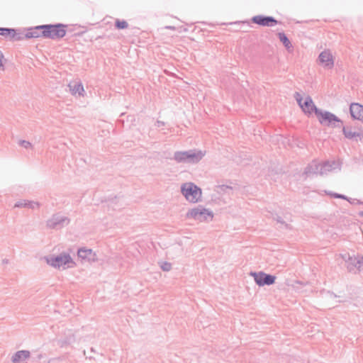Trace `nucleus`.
I'll return each mask as SVG.
<instances>
[{
	"instance_id": "obj_28",
	"label": "nucleus",
	"mask_w": 363,
	"mask_h": 363,
	"mask_svg": "<svg viewBox=\"0 0 363 363\" xmlns=\"http://www.w3.org/2000/svg\"><path fill=\"white\" fill-rule=\"evenodd\" d=\"M116 26L117 28H120V29H123V28H125L127 26H128V24L127 23L123 21V22H117L116 23Z\"/></svg>"
},
{
	"instance_id": "obj_22",
	"label": "nucleus",
	"mask_w": 363,
	"mask_h": 363,
	"mask_svg": "<svg viewBox=\"0 0 363 363\" xmlns=\"http://www.w3.org/2000/svg\"><path fill=\"white\" fill-rule=\"evenodd\" d=\"M274 220H277L278 223H281V224H285L287 222L290 221L291 220V217L290 216H287L286 215H285L284 213L281 212L280 213H277L275 216H274Z\"/></svg>"
},
{
	"instance_id": "obj_1",
	"label": "nucleus",
	"mask_w": 363,
	"mask_h": 363,
	"mask_svg": "<svg viewBox=\"0 0 363 363\" xmlns=\"http://www.w3.org/2000/svg\"><path fill=\"white\" fill-rule=\"evenodd\" d=\"M180 192L189 203H198L203 200V191L200 186L192 182H186L181 184Z\"/></svg>"
},
{
	"instance_id": "obj_17",
	"label": "nucleus",
	"mask_w": 363,
	"mask_h": 363,
	"mask_svg": "<svg viewBox=\"0 0 363 363\" xmlns=\"http://www.w3.org/2000/svg\"><path fill=\"white\" fill-rule=\"evenodd\" d=\"M159 268L164 272H169L173 270V263L169 259L161 258L157 262Z\"/></svg>"
},
{
	"instance_id": "obj_24",
	"label": "nucleus",
	"mask_w": 363,
	"mask_h": 363,
	"mask_svg": "<svg viewBox=\"0 0 363 363\" xmlns=\"http://www.w3.org/2000/svg\"><path fill=\"white\" fill-rule=\"evenodd\" d=\"M13 37H11L10 40L18 41L26 39L25 37V34H23L20 29H15V33L13 34Z\"/></svg>"
},
{
	"instance_id": "obj_3",
	"label": "nucleus",
	"mask_w": 363,
	"mask_h": 363,
	"mask_svg": "<svg viewBox=\"0 0 363 363\" xmlns=\"http://www.w3.org/2000/svg\"><path fill=\"white\" fill-rule=\"evenodd\" d=\"M294 98L305 114L309 116L313 113L316 115V111H320L315 107L313 99L309 95L304 93L296 92L294 94Z\"/></svg>"
},
{
	"instance_id": "obj_7",
	"label": "nucleus",
	"mask_w": 363,
	"mask_h": 363,
	"mask_svg": "<svg viewBox=\"0 0 363 363\" xmlns=\"http://www.w3.org/2000/svg\"><path fill=\"white\" fill-rule=\"evenodd\" d=\"M250 275L253 278L255 283L259 287L273 285L277 279L275 275L267 274L262 271L251 272Z\"/></svg>"
},
{
	"instance_id": "obj_30",
	"label": "nucleus",
	"mask_w": 363,
	"mask_h": 363,
	"mask_svg": "<svg viewBox=\"0 0 363 363\" xmlns=\"http://www.w3.org/2000/svg\"><path fill=\"white\" fill-rule=\"evenodd\" d=\"M336 197H338V198H342V199H345L343 196H340V195H335Z\"/></svg>"
},
{
	"instance_id": "obj_20",
	"label": "nucleus",
	"mask_w": 363,
	"mask_h": 363,
	"mask_svg": "<svg viewBox=\"0 0 363 363\" xmlns=\"http://www.w3.org/2000/svg\"><path fill=\"white\" fill-rule=\"evenodd\" d=\"M253 22L262 26H270L271 23H276V21L271 17H263L262 16H255Z\"/></svg>"
},
{
	"instance_id": "obj_16",
	"label": "nucleus",
	"mask_w": 363,
	"mask_h": 363,
	"mask_svg": "<svg viewBox=\"0 0 363 363\" xmlns=\"http://www.w3.org/2000/svg\"><path fill=\"white\" fill-rule=\"evenodd\" d=\"M90 255H91V249H86L85 247H82L78 249L77 250V257L78 260L83 264L84 262H89L90 261Z\"/></svg>"
},
{
	"instance_id": "obj_8",
	"label": "nucleus",
	"mask_w": 363,
	"mask_h": 363,
	"mask_svg": "<svg viewBox=\"0 0 363 363\" xmlns=\"http://www.w3.org/2000/svg\"><path fill=\"white\" fill-rule=\"evenodd\" d=\"M317 64L325 70H331L335 67V57L330 49L323 50L317 58Z\"/></svg>"
},
{
	"instance_id": "obj_31",
	"label": "nucleus",
	"mask_w": 363,
	"mask_h": 363,
	"mask_svg": "<svg viewBox=\"0 0 363 363\" xmlns=\"http://www.w3.org/2000/svg\"><path fill=\"white\" fill-rule=\"evenodd\" d=\"M94 259H95V258L92 257L91 260L93 261V260H94Z\"/></svg>"
},
{
	"instance_id": "obj_25",
	"label": "nucleus",
	"mask_w": 363,
	"mask_h": 363,
	"mask_svg": "<svg viewBox=\"0 0 363 363\" xmlns=\"http://www.w3.org/2000/svg\"><path fill=\"white\" fill-rule=\"evenodd\" d=\"M74 336L72 335H69V337H67L66 338L60 339L58 340V345L60 347H64L66 345L71 344L74 341Z\"/></svg>"
},
{
	"instance_id": "obj_18",
	"label": "nucleus",
	"mask_w": 363,
	"mask_h": 363,
	"mask_svg": "<svg viewBox=\"0 0 363 363\" xmlns=\"http://www.w3.org/2000/svg\"><path fill=\"white\" fill-rule=\"evenodd\" d=\"M30 357V352L28 350H20L16 352L12 356V362L13 363H18L20 362L24 361Z\"/></svg>"
},
{
	"instance_id": "obj_26",
	"label": "nucleus",
	"mask_w": 363,
	"mask_h": 363,
	"mask_svg": "<svg viewBox=\"0 0 363 363\" xmlns=\"http://www.w3.org/2000/svg\"><path fill=\"white\" fill-rule=\"evenodd\" d=\"M343 130V133L345 134V135L347 137V138H354L357 135V134L354 132H352L351 128H342Z\"/></svg>"
},
{
	"instance_id": "obj_19",
	"label": "nucleus",
	"mask_w": 363,
	"mask_h": 363,
	"mask_svg": "<svg viewBox=\"0 0 363 363\" xmlns=\"http://www.w3.org/2000/svg\"><path fill=\"white\" fill-rule=\"evenodd\" d=\"M174 159L178 162H189V150H178L174 154Z\"/></svg>"
},
{
	"instance_id": "obj_29",
	"label": "nucleus",
	"mask_w": 363,
	"mask_h": 363,
	"mask_svg": "<svg viewBox=\"0 0 363 363\" xmlns=\"http://www.w3.org/2000/svg\"><path fill=\"white\" fill-rule=\"evenodd\" d=\"M4 58V55L2 52L0 50V67L3 66L2 59Z\"/></svg>"
},
{
	"instance_id": "obj_9",
	"label": "nucleus",
	"mask_w": 363,
	"mask_h": 363,
	"mask_svg": "<svg viewBox=\"0 0 363 363\" xmlns=\"http://www.w3.org/2000/svg\"><path fill=\"white\" fill-rule=\"evenodd\" d=\"M69 223V219L60 213H55L46 222L48 228L60 230Z\"/></svg>"
},
{
	"instance_id": "obj_4",
	"label": "nucleus",
	"mask_w": 363,
	"mask_h": 363,
	"mask_svg": "<svg viewBox=\"0 0 363 363\" xmlns=\"http://www.w3.org/2000/svg\"><path fill=\"white\" fill-rule=\"evenodd\" d=\"M45 259L48 264L55 268L62 267L65 269L66 265H67V267H72L75 265V262L73 261L69 254L66 252H62L56 256L46 257Z\"/></svg>"
},
{
	"instance_id": "obj_23",
	"label": "nucleus",
	"mask_w": 363,
	"mask_h": 363,
	"mask_svg": "<svg viewBox=\"0 0 363 363\" xmlns=\"http://www.w3.org/2000/svg\"><path fill=\"white\" fill-rule=\"evenodd\" d=\"M279 39L287 49L291 48V43L288 38L284 33H279Z\"/></svg>"
},
{
	"instance_id": "obj_5",
	"label": "nucleus",
	"mask_w": 363,
	"mask_h": 363,
	"mask_svg": "<svg viewBox=\"0 0 363 363\" xmlns=\"http://www.w3.org/2000/svg\"><path fill=\"white\" fill-rule=\"evenodd\" d=\"M316 117L323 125L331 128L342 127V121L337 116L327 111H316Z\"/></svg>"
},
{
	"instance_id": "obj_27",
	"label": "nucleus",
	"mask_w": 363,
	"mask_h": 363,
	"mask_svg": "<svg viewBox=\"0 0 363 363\" xmlns=\"http://www.w3.org/2000/svg\"><path fill=\"white\" fill-rule=\"evenodd\" d=\"M18 144L21 146V147H23L24 148L26 149H28V148H30L32 147V145L31 143L29 142V141H27V140H19V143Z\"/></svg>"
},
{
	"instance_id": "obj_12",
	"label": "nucleus",
	"mask_w": 363,
	"mask_h": 363,
	"mask_svg": "<svg viewBox=\"0 0 363 363\" xmlns=\"http://www.w3.org/2000/svg\"><path fill=\"white\" fill-rule=\"evenodd\" d=\"M346 257H347V259L345 258L346 262L356 267L359 271L363 272V256L359 255H347Z\"/></svg>"
},
{
	"instance_id": "obj_2",
	"label": "nucleus",
	"mask_w": 363,
	"mask_h": 363,
	"mask_svg": "<svg viewBox=\"0 0 363 363\" xmlns=\"http://www.w3.org/2000/svg\"><path fill=\"white\" fill-rule=\"evenodd\" d=\"M67 27V25L60 23L55 24H43V27H40V28L43 29L41 35L43 36V38L53 40H60L65 36Z\"/></svg>"
},
{
	"instance_id": "obj_13",
	"label": "nucleus",
	"mask_w": 363,
	"mask_h": 363,
	"mask_svg": "<svg viewBox=\"0 0 363 363\" xmlns=\"http://www.w3.org/2000/svg\"><path fill=\"white\" fill-rule=\"evenodd\" d=\"M40 27H43V25H40L28 28L27 30V32L25 33L26 38L29 39L43 38V36L41 35V32L43 31V29H41Z\"/></svg>"
},
{
	"instance_id": "obj_14",
	"label": "nucleus",
	"mask_w": 363,
	"mask_h": 363,
	"mask_svg": "<svg viewBox=\"0 0 363 363\" xmlns=\"http://www.w3.org/2000/svg\"><path fill=\"white\" fill-rule=\"evenodd\" d=\"M70 92L72 95L79 96H84V86L80 82H71L68 85Z\"/></svg>"
},
{
	"instance_id": "obj_15",
	"label": "nucleus",
	"mask_w": 363,
	"mask_h": 363,
	"mask_svg": "<svg viewBox=\"0 0 363 363\" xmlns=\"http://www.w3.org/2000/svg\"><path fill=\"white\" fill-rule=\"evenodd\" d=\"M40 203L36 201H28V200H21L19 201H17L15 205L14 208H28L30 209H35L36 208L40 207Z\"/></svg>"
},
{
	"instance_id": "obj_10",
	"label": "nucleus",
	"mask_w": 363,
	"mask_h": 363,
	"mask_svg": "<svg viewBox=\"0 0 363 363\" xmlns=\"http://www.w3.org/2000/svg\"><path fill=\"white\" fill-rule=\"evenodd\" d=\"M350 113L354 120L363 123V105L359 103H352L350 106Z\"/></svg>"
},
{
	"instance_id": "obj_11",
	"label": "nucleus",
	"mask_w": 363,
	"mask_h": 363,
	"mask_svg": "<svg viewBox=\"0 0 363 363\" xmlns=\"http://www.w3.org/2000/svg\"><path fill=\"white\" fill-rule=\"evenodd\" d=\"M206 155V150L203 148L189 150V158L190 163L199 162Z\"/></svg>"
},
{
	"instance_id": "obj_6",
	"label": "nucleus",
	"mask_w": 363,
	"mask_h": 363,
	"mask_svg": "<svg viewBox=\"0 0 363 363\" xmlns=\"http://www.w3.org/2000/svg\"><path fill=\"white\" fill-rule=\"evenodd\" d=\"M189 218H193L199 221H210L213 218V212L210 209L202 206H198L190 208L186 214Z\"/></svg>"
},
{
	"instance_id": "obj_21",
	"label": "nucleus",
	"mask_w": 363,
	"mask_h": 363,
	"mask_svg": "<svg viewBox=\"0 0 363 363\" xmlns=\"http://www.w3.org/2000/svg\"><path fill=\"white\" fill-rule=\"evenodd\" d=\"M15 33V28H0V35L5 37L6 38H9L10 40L11 37H13V34Z\"/></svg>"
}]
</instances>
